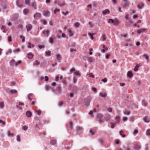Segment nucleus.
Instances as JSON below:
<instances>
[{
    "instance_id": "obj_1",
    "label": "nucleus",
    "mask_w": 150,
    "mask_h": 150,
    "mask_svg": "<svg viewBox=\"0 0 150 150\" xmlns=\"http://www.w3.org/2000/svg\"><path fill=\"white\" fill-rule=\"evenodd\" d=\"M16 3L18 7L20 8H21L23 7V2L22 0H18Z\"/></svg>"
},
{
    "instance_id": "obj_2",
    "label": "nucleus",
    "mask_w": 150,
    "mask_h": 150,
    "mask_svg": "<svg viewBox=\"0 0 150 150\" xmlns=\"http://www.w3.org/2000/svg\"><path fill=\"white\" fill-rule=\"evenodd\" d=\"M143 121L146 123H149L150 122V117L145 116L143 118Z\"/></svg>"
},
{
    "instance_id": "obj_3",
    "label": "nucleus",
    "mask_w": 150,
    "mask_h": 150,
    "mask_svg": "<svg viewBox=\"0 0 150 150\" xmlns=\"http://www.w3.org/2000/svg\"><path fill=\"white\" fill-rule=\"evenodd\" d=\"M26 28L27 31H30L32 29V26L31 24H28L26 26Z\"/></svg>"
},
{
    "instance_id": "obj_4",
    "label": "nucleus",
    "mask_w": 150,
    "mask_h": 150,
    "mask_svg": "<svg viewBox=\"0 0 150 150\" xmlns=\"http://www.w3.org/2000/svg\"><path fill=\"white\" fill-rule=\"evenodd\" d=\"M41 17V14L40 13H36L34 15V17L35 19H38Z\"/></svg>"
},
{
    "instance_id": "obj_5",
    "label": "nucleus",
    "mask_w": 150,
    "mask_h": 150,
    "mask_svg": "<svg viewBox=\"0 0 150 150\" xmlns=\"http://www.w3.org/2000/svg\"><path fill=\"white\" fill-rule=\"evenodd\" d=\"M42 33L45 36L48 37L50 33V31L48 30H44L42 31Z\"/></svg>"
},
{
    "instance_id": "obj_6",
    "label": "nucleus",
    "mask_w": 150,
    "mask_h": 150,
    "mask_svg": "<svg viewBox=\"0 0 150 150\" xmlns=\"http://www.w3.org/2000/svg\"><path fill=\"white\" fill-rule=\"evenodd\" d=\"M146 29L145 28H142L139 30H138L137 31V33L138 34H140L141 33H142L144 32H145Z\"/></svg>"
},
{
    "instance_id": "obj_7",
    "label": "nucleus",
    "mask_w": 150,
    "mask_h": 150,
    "mask_svg": "<svg viewBox=\"0 0 150 150\" xmlns=\"http://www.w3.org/2000/svg\"><path fill=\"white\" fill-rule=\"evenodd\" d=\"M110 13V11L108 9H106L102 11V13L103 15L109 14Z\"/></svg>"
},
{
    "instance_id": "obj_8",
    "label": "nucleus",
    "mask_w": 150,
    "mask_h": 150,
    "mask_svg": "<svg viewBox=\"0 0 150 150\" xmlns=\"http://www.w3.org/2000/svg\"><path fill=\"white\" fill-rule=\"evenodd\" d=\"M67 4L65 2H62L58 4V5L60 7H62L66 5Z\"/></svg>"
},
{
    "instance_id": "obj_9",
    "label": "nucleus",
    "mask_w": 150,
    "mask_h": 150,
    "mask_svg": "<svg viewBox=\"0 0 150 150\" xmlns=\"http://www.w3.org/2000/svg\"><path fill=\"white\" fill-rule=\"evenodd\" d=\"M110 116L109 115H107L105 118V120L106 121H108L110 120Z\"/></svg>"
},
{
    "instance_id": "obj_10",
    "label": "nucleus",
    "mask_w": 150,
    "mask_h": 150,
    "mask_svg": "<svg viewBox=\"0 0 150 150\" xmlns=\"http://www.w3.org/2000/svg\"><path fill=\"white\" fill-rule=\"evenodd\" d=\"M26 115L28 117H30L31 116L32 113L30 111H28L26 112Z\"/></svg>"
},
{
    "instance_id": "obj_11",
    "label": "nucleus",
    "mask_w": 150,
    "mask_h": 150,
    "mask_svg": "<svg viewBox=\"0 0 150 150\" xmlns=\"http://www.w3.org/2000/svg\"><path fill=\"white\" fill-rule=\"evenodd\" d=\"M133 74L132 72L130 71H129L128 72L127 74V76L129 78H131L133 76Z\"/></svg>"
},
{
    "instance_id": "obj_12",
    "label": "nucleus",
    "mask_w": 150,
    "mask_h": 150,
    "mask_svg": "<svg viewBox=\"0 0 150 150\" xmlns=\"http://www.w3.org/2000/svg\"><path fill=\"white\" fill-rule=\"evenodd\" d=\"M33 54L31 53H28L27 55V57L28 58L30 59L33 58Z\"/></svg>"
},
{
    "instance_id": "obj_13",
    "label": "nucleus",
    "mask_w": 150,
    "mask_h": 150,
    "mask_svg": "<svg viewBox=\"0 0 150 150\" xmlns=\"http://www.w3.org/2000/svg\"><path fill=\"white\" fill-rule=\"evenodd\" d=\"M87 60L89 62L92 63L94 61L93 58L91 57H88L87 58Z\"/></svg>"
},
{
    "instance_id": "obj_14",
    "label": "nucleus",
    "mask_w": 150,
    "mask_h": 150,
    "mask_svg": "<svg viewBox=\"0 0 150 150\" xmlns=\"http://www.w3.org/2000/svg\"><path fill=\"white\" fill-rule=\"evenodd\" d=\"M50 14V12L49 11H47L45 12L43 14V15L45 16H48Z\"/></svg>"
},
{
    "instance_id": "obj_15",
    "label": "nucleus",
    "mask_w": 150,
    "mask_h": 150,
    "mask_svg": "<svg viewBox=\"0 0 150 150\" xmlns=\"http://www.w3.org/2000/svg\"><path fill=\"white\" fill-rule=\"evenodd\" d=\"M56 57L58 61H59V62H60V60L61 58V56L60 54H57L56 55Z\"/></svg>"
},
{
    "instance_id": "obj_16",
    "label": "nucleus",
    "mask_w": 150,
    "mask_h": 150,
    "mask_svg": "<svg viewBox=\"0 0 150 150\" xmlns=\"http://www.w3.org/2000/svg\"><path fill=\"white\" fill-rule=\"evenodd\" d=\"M57 94L60 93L62 91V90L61 87L58 86L57 88Z\"/></svg>"
},
{
    "instance_id": "obj_17",
    "label": "nucleus",
    "mask_w": 150,
    "mask_h": 150,
    "mask_svg": "<svg viewBox=\"0 0 150 150\" xmlns=\"http://www.w3.org/2000/svg\"><path fill=\"white\" fill-rule=\"evenodd\" d=\"M100 95L102 97L105 98V97L107 96V94L105 93H99Z\"/></svg>"
},
{
    "instance_id": "obj_18",
    "label": "nucleus",
    "mask_w": 150,
    "mask_h": 150,
    "mask_svg": "<svg viewBox=\"0 0 150 150\" xmlns=\"http://www.w3.org/2000/svg\"><path fill=\"white\" fill-rule=\"evenodd\" d=\"M124 114L126 115H129L130 113V112L129 111L125 110L123 111Z\"/></svg>"
},
{
    "instance_id": "obj_19",
    "label": "nucleus",
    "mask_w": 150,
    "mask_h": 150,
    "mask_svg": "<svg viewBox=\"0 0 150 150\" xmlns=\"http://www.w3.org/2000/svg\"><path fill=\"white\" fill-rule=\"evenodd\" d=\"M96 112V109H94L93 111H90L89 113V115H91V117H93V116L92 115L93 112Z\"/></svg>"
},
{
    "instance_id": "obj_20",
    "label": "nucleus",
    "mask_w": 150,
    "mask_h": 150,
    "mask_svg": "<svg viewBox=\"0 0 150 150\" xmlns=\"http://www.w3.org/2000/svg\"><path fill=\"white\" fill-rule=\"evenodd\" d=\"M115 119L117 122H118L120 121V117L119 116H117L115 117Z\"/></svg>"
},
{
    "instance_id": "obj_21",
    "label": "nucleus",
    "mask_w": 150,
    "mask_h": 150,
    "mask_svg": "<svg viewBox=\"0 0 150 150\" xmlns=\"http://www.w3.org/2000/svg\"><path fill=\"white\" fill-rule=\"evenodd\" d=\"M103 117V115L100 113L97 114V118L98 119H100Z\"/></svg>"
},
{
    "instance_id": "obj_22",
    "label": "nucleus",
    "mask_w": 150,
    "mask_h": 150,
    "mask_svg": "<svg viewBox=\"0 0 150 150\" xmlns=\"http://www.w3.org/2000/svg\"><path fill=\"white\" fill-rule=\"evenodd\" d=\"M31 5L34 9H37L36 3L35 2L32 3L31 4Z\"/></svg>"
},
{
    "instance_id": "obj_23",
    "label": "nucleus",
    "mask_w": 150,
    "mask_h": 150,
    "mask_svg": "<svg viewBox=\"0 0 150 150\" xmlns=\"http://www.w3.org/2000/svg\"><path fill=\"white\" fill-rule=\"evenodd\" d=\"M28 47L29 48H33L34 47V45L33 44H31L30 43H28Z\"/></svg>"
},
{
    "instance_id": "obj_24",
    "label": "nucleus",
    "mask_w": 150,
    "mask_h": 150,
    "mask_svg": "<svg viewBox=\"0 0 150 150\" xmlns=\"http://www.w3.org/2000/svg\"><path fill=\"white\" fill-rule=\"evenodd\" d=\"M16 62L15 61L14 59H13L11 61V64L13 66H16Z\"/></svg>"
},
{
    "instance_id": "obj_25",
    "label": "nucleus",
    "mask_w": 150,
    "mask_h": 150,
    "mask_svg": "<svg viewBox=\"0 0 150 150\" xmlns=\"http://www.w3.org/2000/svg\"><path fill=\"white\" fill-rule=\"evenodd\" d=\"M68 32L69 33V35L70 37H72L73 36L74 34L73 33L71 30H68Z\"/></svg>"
},
{
    "instance_id": "obj_26",
    "label": "nucleus",
    "mask_w": 150,
    "mask_h": 150,
    "mask_svg": "<svg viewBox=\"0 0 150 150\" xmlns=\"http://www.w3.org/2000/svg\"><path fill=\"white\" fill-rule=\"evenodd\" d=\"M139 67V65H138L137 64H136V66L134 68V71H138V68Z\"/></svg>"
},
{
    "instance_id": "obj_27",
    "label": "nucleus",
    "mask_w": 150,
    "mask_h": 150,
    "mask_svg": "<svg viewBox=\"0 0 150 150\" xmlns=\"http://www.w3.org/2000/svg\"><path fill=\"white\" fill-rule=\"evenodd\" d=\"M4 106V102H2L0 103V108L3 109Z\"/></svg>"
},
{
    "instance_id": "obj_28",
    "label": "nucleus",
    "mask_w": 150,
    "mask_h": 150,
    "mask_svg": "<svg viewBox=\"0 0 150 150\" xmlns=\"http://www.w3.org/2000/svg\"><path fill=\"white\" fill-rule=\"evenodd\" d=\"M8 135L9 137H13V133L9 131H8L7 132Z\"/></svg>"
},
{
    "instance_id": "obj_29",
    "label": "nucleus",
    "mask_w": 150,
    "mask_h": 150,
    "mask_svg": "<svg viewBox=\"0 0 150 150\" xmlns=\"http://www.w3.org/2000/svg\"><path fill=\"white\" fill-rule=\"evenodd\" d=\"M56 142L57 141L55 140H51L50 142V143L52 145H54L56 143Z\"/></svg>"
},
{
    "instance_id": "obj_30",
    "label": "nucleus",
    "mask_w": 150,
    "mask_h": 150,
    "mask_svg": "<svg viewBox=\"0 0 150 150\" xmlns=\"http://www.w3.org/2000/svg\"><path fill=\"white\" fill-rule=\"evenodd\" d=\"M120 134L123 137H125V135L123 133V131L122 130H120Z\"/></svg>"
},
{
    "instance_id": "obj_31",
    "label": "nucleus",
    "mask_w": 150,
    "mask_h": 150,
    "mask_svg": "<svg viewBox=\"0 0 150 150\" xmlns=\"http://www.w3.org/2000/svg\"><path fill=\"white\" fill-rule=\"evenodd\" d=\"M74 75L76 76H80L81 75V74L78 71H76L74 72Z\"/></svg>"
},
{
    "instance_id": "obj_32",
    "label": "nucleus",
    "mask_w": 150,
    "mask_h": 150,
    "mask_svg": "<svg viewBox=\"0 0 150 150\" xmlns=\"http://www.w3.org/2000/svg\"><path fill=\"white\" fill-rule=\"evenodd\" d=\"M144 6V5L143 4H141L138 6L137 8L141 9Z\"/></svg>"
},
{
    "instance_id": "obj_33",
    "label": "nucleus",
    "mask_w": 150,
    "mask_h": 150,
    "mask_svg": "<svg viewBox=\"0 0 150 150\" xmlns=\"http://www.w3.org/2000/svg\"><path fill=\"white\" fill-rule=\"evenodd\" d=\"M1 29L3 30V32L4 33H5L7 31V30L6 29L5 26L4 25H2Z\"/></svg>"
},
{
    "instance_id": "obj_34",
    "label": "nucleus",
    "mask_w": 150,
    "mask_h": 150,
    "mask_svg": "<svg viewBox=\"0 0 150 150\" xmlns=\"http://www.w3.org/2000/svg\"><path fill=\"white\" fill-rule=\"evenodd\" d=\"M40 64V62L38 60H36L35 61V62L33 63L34 65H38Z\"/></svg>"
},
{
    "instance_id": "obj_35",
    "label": "nucleus",
    "mask_w": 150,
    "mask_h": 150,
    "mask_svg": "<svg viewBox=\"0 0 150 150\" xmlns=\"http://www.w3.org/2000/svg\"><path fill=\"white\" fill-rule=\"evenodd\" d=\"M119 22L118 20L117 19H115L114 20L113 23L115 25H116L119 23Z\"/></svg>"
},
{
    "instance_id": "obj_36",
    "label": "nucleus",
    "mask_w": 150,
    "mask_h": 150,
    "mask_svg": "<svg viewBox=\"0 0 150 150\" xmlns=\"http://www.w3.org/2000/svg\"><path fill=\"white\" fill-rule=\"evenodd\" d=\"M90 132L91 135H93L95 132V130H94L91 129L90 130Z\"/></svg>"
},
{
    "instance_id": "obj_37",
    "label": "nucleus",
    "mask_w": 150,
    "mask_h": 150,
    "mask_svg": "<svg viewBox=\"0 0 150 150\" xmlns=\"http://www.w3.org/2000/svg\"><path fill=\"white\" fill-rule=\"evenodd\" d=\"M50 52L49 51L46 52V56H50Z\"/></svg>"
},
{
    "instance_id": "obj_38",
    "label": "nucleus",
    "mask_w": 150,
    "mask_h": 150,
    "mask_svg": "<svg viewBox=\"0 0 150 150\" xmlns=\"http://www.w3.org/2000/svg\"><path fill=\"white\" fill-rule=\"evenodd\" d=\"M146 134L148 136H150V129H147L146 132Z\"/></svg>"
},
{
    "instance_id": "obj_39",
    "label": "nucleus",
    "mask_w": 150,
    "mask_h": 150,
    "mask_svg": "<svg viewBox=\"0 0 150 150\" xmlns=\"http://www.w3.org/2000/svg\"><path fill=\"white\" fill-rule=\"evenodd\" d=\"M135 148L136 150H139L141 148V146L140 145H137L135 146Z\"/></svg>"
},
{
    "instance_id": "obj_40",
    "label": "nucleus",
    "mask_w": 150,
    "mask_h": 150,
    "mask_svg": "<svg viewBox=\"0 0 150 150\" xmlns=\"http://www.w3.org/2000/svg\"><path fill=\"white\" fill-rule=\"evenodd\" d=\"M74 26L76 28H78L79 26V23L78 22H76L74 24Z\"/></svg>"
},
{
    "instance_id": "obj_41",
    "label": "nucleus",
    "mask_w": 150,
    "mask_h": 150,
    "mask_svg": "<svg viewBox=\"0 0 150 150\" xmlns=\"http://www.w3.org/2000/svg\"><path fill=\"white\" fill-rule=\"evenodd\" d=\"M124 1V6H128V2L127 0H123Z\"/></svg>"
},
{
    "instance_id": "obj_42",
    "label": "nucleus",
    "mask_w": 150,
    "mask_h": 150,
    "mask_svg": "<svg viewBox=\"0 0 150 150\" xmlns=\"http://www.w3.org/2000/svg\"><path fill=\"white\" fill-rule=\"evenodd\" d=\"M106 39V37L105 35H103L102 36V40L103 41H105Z\"/></svg>"
},
{
    "instance_id": "obj_43",
    "label": "nucleus",
    "mask_w": 150,
    "mask_h": 150,
    "mask_svg": "<svg viewBox=\"0 0 150 150\" xmlns=\"http://www.w3.org/2000/svg\"><path fill=\"white\" fill-rule=\"evenodd\" d=\"M108 22L109 23H112L114 22V20L112 19H110L108 20Z\"/></svg>"
},
{
    "instance_id": "obj_44",
    "label": "nucleus",
    "mask_w": 150,
    "mask_h": 150,
    "mask_svg": "<svg viewBox=\"0 0 150 150\" xmlns=\"http://www.w3.org/2000/svg\"><path fill=\"white\" fill-rule=\"evenodd\" d=\"M143 57L145 58L147 61H149V57H148L146 54H144L143 55Z\"/></svg>"
},
{
    "instance_id": "obj_45",
    "label": "nucleus",
    "mask_w": 150,
    "mask_h": 150,
    "mask_svg": "<svg viewBox=\"0 0 150 150\" xmlns=\"http://www.w3.org/2000/svg\"><path fill=\"white\" fill-rule=\"evenodd\" d=\"M33 95V94L32 93H30L28 95V98L29 99V100L31 101L32 100V99L30 98V97L31 96Z\"/></svg>"
},
{
    "instance_id": "obj_46",
    "label": "nucleus",
    "mask_w": 150,
    "mask_h": 150,
    "mask_svg": "<svg viewBox=\"0 0 150 150\" xmlns=\"http://www.w3.org/2000/svg\"><path fill=\"white\" fill-rule=\"evenodd\" d=\"M88 75L90 77H91L92 78H94V76L92 73H89Z\"/></svg>"
},
{
    "instance_id": "obj_47",
    "label": "nucleus",
    "mask_w": 150,
    "mask_h": 150,
    "mask_svg": "<svg viewBox=\"0 0 150 150\" xmlns=\"http://www.w3.org/2000/svg\"><path fill=\"white\" fill-rule=\"evenodd\" d=\"M22 128L24 130L26 131L28 127L26 126H24L22 127Z\"/></svg>"
},
{
    "instance_id": "obj_48",
    "label": "nucleus",
    "mask_w": 150,
    "mask_h": 150,
    "mask_svg": "<svg viewBox=\"0 0 150 150\" xmlns=\"http://www.w3.org/2000/svg\"><path fill=\"white\" fill-rule=\"evenodd\" d=\"M60 11V10L59 9H56L54 11V13L56 14L57 13L59 12Z\"/></svg>"
},
{
    "instance_id": "obj_49",
    "label": "nucleus",
    "mask_w": 150,
    "mask_h": 150,
    "mask_svg": "<svg viewBox=\"0 0 150 150\" xmlns=\"http://www.w3.org/2000/svg\"><path fill=\"white\" fill-rule=\"evenodd\" d=\"M53 40H54V39H53V38L50 37V38L49 40V42L50 43H52L53 42Z\"/></svg>"
},
{
    "instance_id": "obj_50",
    "label": "nucleus",
    "mask_w": 150,
    "mask_h": 150,
    "mask_svg": "<svg viewBox=\"0 0 150 150\" xmlns=\"http://www.w3.org/2000/svg\"><path fill=\"white\" fill-rule=\"evenodd\" d=\"M76 71L74 68L72 67L70 70V72L71 73L73 72H74Z\"/></svg>"
},
{
    "instance_id": "obj_51",
    "label": "nucleus",
    "mask_w": 150,
    "mask_h": 150,
    "mask_svg": "<svg viewBox=\"0 0 150 150\" xmlns=\"http://www.w3.org/2000/svg\"><path fill=\"white\" fill-rule=\"evenodd\" d=\"M10 92L12 93H16L17 91L15 90H11Z\"/></svg>"
},
{
    "instance_id": "obj_52",
    "label": "nucleus",
    "mask_w": 150,
    "mask_h": 150,
    "mask_svg": "<svg viewBox=\"0 0 150 150\" xmlns=\"http://www.w3.org/2000/svg\"><path fill=\"white\" fill-rule=\"evenodd\" d=\"M30 0H26L25 1V3L26 5H29L30 2Z\"/></svg>"
},
{
    "instance_id": "obj_53",
    "label": "nucleus",
    "mask_w": 150,
    "mask_h": 150,
    "mask_svg": "<svg viewBox=\"0 0 150 150\" xmlns=\"http://www.w3.org/2000/svg\"><path fill=\"white\" fill-rule=\"evenodd\" d=\"M82 130V129L79 127H78L76 128V130L78 132L81 131Z\"/></svg>"
},
{
    "instance_id": "obj_54",
    "label": "nucleus",
    "mask_w": 150,
    "mask_h": 150,
    "mask_svg": "<svg viewBox=\"0 0 150 150\" xmlns=\"http://www.w3.org/2000/svg\"><path fill=\"white\" fill-rule=\"evenodd\" d=\"M20 38L22 39V41L23 42H24L25 41V39L24 37H23L22 35H21L20 36Z\"/></svg>"
},
{
    "instance_id": "obj_55",
    "label": "nucleus",
    "mask_w": 150,
    "mask_h": 150,
    "mask_svg": "<svg viewBox=\"0 0 150 150\" xmlns=\"http://www.w3.org/2000/svg\"><path fill=\"white\" fill-rule=\"evenodd\" d=\"M36 112L38 115H40L41 114L42 111L40 110H38L36 111Z\"/></svg>"
},
{
    "instance_id": "obj_56",
    "label": "nucleus",
    "mask_w": 150,
    "mask_h": 150,
    "mask_svg": "<svg viewBox=\"0 0 150 150\" xmlns=\"http://www.w3.org/2000/svg\"><path fill=\"white\" fill-rule=\"evenodd\" d=\"M127 117H124L122 118V120L123 121H126L127 120Z\"/></svg>"
},
{
    "instance_id": "obj_57",
    "label": "nucleus",
    "mask_w": 150,
    "mask_h": 150,
    "mask_svg": "<svg viewBox=\"0 0 150 150\" xmlns=\"http://www.w3.org/2000/svg\"><path fill=\"white\" fill-rule=\"evenodd\" d=\"M88 35L91 36V38L92 40L93 39V37L94 34L93 33H88Z\"/></svg>"
},
{
    "instance_id": "obj_58",
    "label": "nucleus",
    "mask_w": 150,
    "mask_h": 150,
    "mask_svg": "<svg viewBox=\"0 0 150 150\" xmlns=\"http://www.w3.org/2000/svg\"><path fill=\"white\" fill-rule=\"evenodd\" d=\"M108 50V48L107 47H105V48L104 49L102 50H101V52H103V53H104L105 52V51L106 50Z\"/></svg>"
},
{
    "instance_id": "obj_59",
    "label": "nucleus",
    "mask_w": 150,
    "mask_h": 150,
    "mask_svg": "<svg viewBox=\"0 0 150 150\" xmlns=\"http://www.w3.org/2000/svg\"><path fill=\"white\" fill-rule=\"evenodd\" d=\"M142 104H143V105L145 106H147V103H146L144 101H142Z\"/></svg>"
},
{
    "instance_id": "obj_60",
    "label": "nucleus",
    "mask_w": 150,
    "mask_h": 150,
    "mask_svg": "<svg viewBox=\"0 0 150 150\" xmlns=\"http://www.w3.org/2000/svg\"><path fill=\"white\" fill-rule=\"evenodd\" d=\"M69 127L70 129H72L73 127L72 125V123L71 122H69Z\"/></svg>"
},
{
    "instance_id": "obj_61",
    "label": "nucleus",
    "mask_w": 150,
    "mask_h": 150,
    "mask_svg": "<svg viewBox=\"0 0 150 150\" xmlns=\"http://www.w3.org/2000/svg\"><path fill=\"white\" fill-rule=\"evenodd\" d=\"M21 61H19L17 62H16V66H17L19 64H20L21 63Z\"/></svg>"
},
{
    "instance_id": "obj_62",
    "label": "nucleus",
    "mask_w": 150,
    "mask_h": 150,
    "mask_svg": "<svg viewBox=\"0 0 150 150\" xmlns=\"http://www.w3.org/2000/svg\"><path fill=\"white\" fill-rule=\"evenodd\" d=\"M20 50L19 49H16L15 50H14L13 51V52L14 53H16V52H19Z\"/></svg>"
},
{
    "instance_id": "obj_63",
    "label": "nucleus",
    "mask_w": 150,
    "mask_h": 150,
    "mask_svg": "<svg viewBox=\"0 0 150 150\" xmlns=\"http://www.w3.org/2000/svg\"><path fill=\"white\" fill-rule=\"evenodd\" d=\"M23 25H22L20 24L18 25V28H21V29H22L23 28Z\"/></svg>"
},
{
    "instance_id": "obj_64",
    "label": "nucleus",
    "mask_w": 150,
    "mask_h": 150,
    "mask_svg": "<svg viewBox=\"0 0 150 150\" xmlns=\"http://www.w3.org/2000/svg\"><path fill=\"white\" fill-rule=\"evenodd\" d=\"M107 111L109 112H112V108H109L107 109Z\"/></svg>"
}]
</instances>
